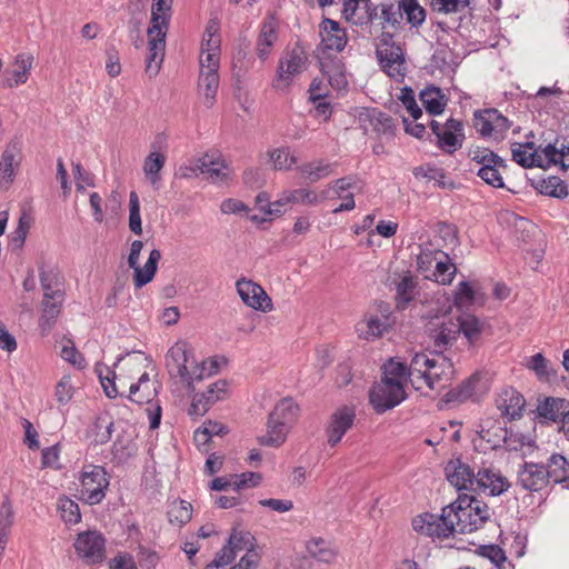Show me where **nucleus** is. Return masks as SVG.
I'll list each match as a JSON object with an SVG mask.
<instances>
[{
	"instance_id": "43",
	"label": "nucleus",
	"mask_w": 569,
	"mask_h": 569,
	"mask_svg": "<svg viewBox=\"0 0 569 569\" xmlns=\"http://www.w3.org/2000/svg\"><path fill=\"white\" fill-rule=\"evenodd\" d=\"M146 385H150L149 373H147V372L142 373L140 376L138 382L132 383L129 388V399L132 402H136L139 405L149 403L156 397L157 389L154 387H147L146 392L138 395L140 389Z\"/></svg>"
},
{
	"instance_id": "36",
	"label": "nucleus",
	"mask_w": 569,
	"mask_h": 569,
	"mask_svg": "<svg viewBox=\"0 0 569 569\" xmlns=\"http://www.w3.org/2000/svg\"><path fill=\"white\" fill-rule=\"evenodd\" d=\"M166 163V157L157 151H152L143 163V172L147 180L152 184L154 189H159L161 181L160 171Z\"/></svg>"
},
{
	"instance_id": "20",
	"label": "nucleus",
	"mask_w": 569,
	"mask_h": 569,
	"mask_svg": "<svg viewBox=\"0 0 569 569\" xmlns=\"http://www.w3.org/2000/svg\"><path fill=\"white\" fill-rule=\"evenodd\" d=\"M462 131V122L455 118H449L443 124V130L437 137L439 147L448 153H452L457 149L461 148L465 139Z\"/></svg>"
},
{
	"instance_id": "46",
	"label": "nucleus",
	"mask_w": 569,
	"mask_h": 569,
	"mask_svg": "<svg viewBox=\"0 0 569 569\" xmlns=\"http://www.w3.org/2000/svg\"><path fill=\"white\" fill-rule=\"evenodd\" d=\"M220 23L218 19H210L207 23L206 30L203 32L202 42H201V51L204 53L206 51H220Z\"/></svg>"
},
{
	"instance_id": "57",
	"label": "nucleus",
	"mask_w": 569,
	"mask_h": 569,
	"mask_svg": "<svg viewBox=\"0 0 569 569\" xmlns=\"http://www.w3.org/2000/svg\"><path fill=\"white\" fill-rule=\"evenodd\" d=\"M468 156L472 161L481 164V167L490 163H503V159L501 157H499L492 150L483 147L470 148Z\"/></svg>"
},
{
	"instance_id": "30",
	"label": "nucleus",
	"mask_w": 569,
	"mask_h": 569,
	"mask_svg": "<svg viewBox=\"0 0 569 569\" xmlns=\"http://www.w3.org/2000/svg\"><path fill=\"white\" fill-rule=\"evenodd\" d=\"M419 97L430 116H438L443 112L447 99L439 88H426L420 92Z\"/></svg>"
},
{
	"instance_id": "13",
	"label": "nucleus",
	"mask_w": 569,
	"mask_h": 569,
	"mask_svg": "<svg viewBox=\"0 0 569 569\" xmlns=\"http://www.w3.org/2000/svg\"><path fill=\"white\" fill-rule=\"evenodd\" d=\"M447 480L458 490H475L476 473L461 459H451L445 467Z\"/></svg>"
},
{
	"instance_id": "61",
	"label": "nucleus",
	"mask_w": 569,
	"mask_h": 569,
	"mask_svg": "<svg viewBox=\"0 0 569 569\" xmlns=\"http://www.w3.org/2000/svg\"><path fill=\"white\" fill-rule=\"evenodd\" d=\"M253 536L248 531H237L233 530L232 533L229 537V545H231V548L237 553L241 550H248L253 547Z\"/></svg>"
},
{
	"instance_id": "64",
	"label": "nucleus",
	"mask_w": 569,
	"mask_h": 569,
	"mask_svg": "<svg viewBox=\"0 0 569 569\" xmlns=\"http://www.w3.org/2000/svg\"><path fill=\"white\" fill-rule=\"evenodd\" d=\"M527 368L532 370L539 379H549L551 371L548 369V361L542 353L531 356L526 363Z\"/></svg>"
},
{
	"instance_id": "24",
	"label": "nucleus",
	"mask_w": 569,
	"mask_h": 569,
	"mask_svg": "<svg viewBox=\"0 0 569 569\" xmlns=\"http://www.w3.org/2000/svg\"><path fill=\"white\" fill-rule=\"evenodd\" d=\"M452 373L453 366L450 359L443 355H435L425 382L430 389H435L440 382L450 381Z\"/></svg>"
},
{
	"instance_id": "18",
	"label": "nucleus",
	"mask_w": 569,
	"mask_h": 569,
	"mask_svg": "<svg viewBox=\"0 0 569 569\" xmlns=\"http://www.w3.org/2000/svg\"><path fill=\"white\" fill-rule=\"evenodd\" d=\"M429 337L435 355H442L458 338V327L455 321L448 320L430 329Z\"/></svg>"
},
{
	"instance_id": "9",
	"label": "nucleus",
	"mask_w": 569,
	"mask_h": 569,
	"mask_svg": "<svg viewBox=\"0 0 569 569\" xmlns=\"http://www.w3.org/2000/svg\"><path fill=\"white\" fill-rule=\"evenodd\" d=\"M237 291L242 300V302L254 309L263 312L272 310V301L263 290L261 286L253 282L252 280H248L246 278H241L236 283Z\"/></svg>"
},
{
	"instance_id": "53",
	"label": "nucleus",
	"mask_w": 569,
	"mask_h": 569,
	"mask_svg": "<svg viewBox=\"0 0 569 569\" xmlns=\"http://www.w3.org/2000/svg\"><path fill=\"white\" fill-rule=\"evenodd\" d=\"M433 357H429L428 355L420 352L415 353L411 358L410 365L408 366V376L412 377L417 375L419 379H423L426 381V376L432 366Z\"/></svg>"
},
{
	"instance_id": "51",
	"label": "nucleus",
	"mask_w": 569,
	"mask_h": 569,
	"mask_svg": "<svg viewBox=\"0 0 569 569\" xmlns=\"http://www.w3.org/2000/svg\"><path fill=\"white\" fill-rule=\"evenodd\" d=\"M499 168H507V163H490L485 167H480L477 176L480 177L487 184L493 188H503V179L499 172Z\"/></svg>"
},
{
	"instance_id": "1",
	"label": "nucleus",
	"mask_w": 569,
	"mask_h": 569,
	"mask_svg": "<svg viewBox=\"0 0 569 569\" xmlns=\"http://www.w3.org/2000/svg\"><path fill=\"white\" fill-rule=\"evenodd\" d=\"M447 512L453 522L455 532L472 533L490 520L488 505L475 496L461 493L447 506Z\"/></svg>"
},
{
	"instance_id": "49",
	"label": "nucleus",
	"mask_w": 569,
	"mask_h": 569,
	"mask_svg": "<svg viewBox=\"0 0 569 569\" xmlns=\"http://www.w3.org/2000/svg\"><path fill=\"white\" fill-rule=\"evenodd\" d=\"M199 169L202 173H207L212 181H222L227 176V173L223 172L226 164L219 160L213 159V157L209 154H204L199 160Z\"/></svg>"
},
{
	"instance_id": "17",
	"label": "nucleus",
	"mask_w": 569,
	"mask_h": 569,
	"mask_svg": "<svg viewBox=\"0 0 569 569\" xmlns=\"http://www.w3.org/2000/svg\"><path fill=\"white\" fill-rule=\"evenodd\" d=\"M475 490L479 489L483 492L487 490L491 496H499L508 490L510 483L500 471L492 468H480L476 473Z\"/></svg>"
},
{
	"instance_id": "14",
	"label": "nucleus",
	"mask_w": 569,
	"mask_h": 569,
	"mask_svg": "<svg viewBox=\"0 0 569 569\" xmlns=\"http://www.w3.org/2000/svg\"><path fill=\"white\" fill-rule=\"evenodd\" d=\"M168 31H154L147 33L148 52L146 58V73L152 78L156 77L163 62L166 50V37Z\"/></svg>"
},
{
	"instance_id": "34",
	"label": "nucleus",
	"mask_w": 569,
	"mask_h": 569,
	"mask_svg": "<svg viewBox=\"0 0 569 569\" xmlns=\"http://www.w3.org/2000/svg\"><path fill=\"white\" fill-rule=\"evenodd\" d=\"M412 173L416 178H423L427 181H433L439 188L453 189L456 187L453 181L447 180V174L442 168L423 164L415 168Z\"/></svg>"
},
{
	"instance_id": "44",
	"label": "nucleus",
	"mask_w": 569,
	"mask_h": 569,
	"mask_svg": "<svg viewBox=\"0 0 569 569\" xmlns=\"http://www.w3.org/2000/svg\"><path fill=\"white\" fill-rule=\"evenodd\" d=\"M136 452L137 445L131 438L118 436L112 446L113 460H116L118 463H123L132 458Z\"/></svg>"
},
{
	"instance_id": "15",
	"label": "nucleus",
	"mask_w": 569,
	"mask_h": 569,
	"mask_svg": "<svg viewBox=\"0 0 569 569\" xmlns=\"http://www.w3.org/2000/svg\"><path fill=\"white\" fill-rule=\"evenodd\" d=\"M277 40L278 21L274 13L269 12L261 23L256 43V54L261 62H264L268 59Z\"/></svg>"
},
{
	"instance_id": "45",
	"label": "nucleus",
	"mask_w": 569,
	"mask_h": 569,
	"mask_svg": "<svg viewBox=\"0 0 569 569\" xmlns=\"http://www.w3.org/2000/svg\"><path fill=\"white\" fill-rule=\"evenodd\" d=\"M512 160L523 168L541 167V154L539 150L528 151L523 146L513 143L511 146Z\"/></svg>"
},
{
	"instance_id": "55",
	"label": "nucleus",
	"mask_w": 569,
	"mask_h": 569,
	"mask_svg": "<svg viewBox=\"0 0 569 569\" xmlns=\"http://www.w3.org/2000/svg\"><path fill=\"white\" fill-rule=\"evenodd\" d=\"M495 109L475 112V128L482 137H492Z\"/></svg>"
},
{
	"instance_id": "21",
	"label": "nucleus",
	"mask_w": 569,
	"mask_h": 569,
	"mask_svg": "<svg viewBox=\"0 0 569 569\" xmlns=\"http://www.w3.org/2000/svg\"><path fill=\"white\" fill-rule=\"evenodd\" d=\"M525 398L513 388L505 389L496 400L497 408L501 416L510 420L520 418L525 408Z\"/></svg>"
},
{
	"instance_id": "31",
	"label": "nucleus",
	"mask_w": 569,
	"mask_h": 569,
	"mask_svg": "<svg viewBox=\"0 0 569 569\" xmlns=\"http://www.w3.org/2000/svg\"><path fill=\"white\" fill-rule=\"evenodd\" d=\"M417 295V281L412 276H405L396 286V308L407 309Z\"/></svg>"
},
{
	"instance_id": "35",
	"label": "nucleus",
	"mask_w": 569,
	"mask_h": 569,
	"mask_svg": "<svg viewBox=\"0 0 569 569\" xmlns=\"http://www.w3.org/2000/svg\"><path fill=\"white\" fill-rule=\"evenodd\" d=\"M455 326L458 327V335L462 332L469 345L473 346L479 341L483 326L477 317L467 315L458 318Z\"/></svg>"
},
{
	"instance_id": "58",
	"label": "nucleus",
	"mask_w": 569,
	"mask_h": 569,
	"mask_svg": "<svg viewBox=\"0 0 569 569\" xmlns=\"http://www.w3.org/2000/svg\"><path fill=\"white\" fill-rule=\"evenodd\" d=\"M469 4L470 0H431L432 10L445 14L462 12Z\"/></svg>"
},
{
	"instance_id": "3",
	"label": "nucleus",
	"mask_w": 569,
	"mask_h": 569,
	"mask_svg": "<svg viewBox=\"0 0 569 569\" xmlns=\"http://www.w3.org/2000/svg\"><path fill=\"white\" fill-rule=\"evenodd\" d=\"M206 362L198 363L184 341L174 343L166 355V368L171 377H179L193 390L192 383L204 378Z\"/></svg>"
},
{
	"instance_id": "28",
	"label": "nucleus",
	"mask_w": 569,
	"mask_h": 569,
	"mask_svg": "<svg viewBox=\"0 0 569 569\" xmlns=\"http://www.w3.org/2000/svg\"><path fill=\"white\" fill-rule=\"evenodd\" d=\"M549 481L561 485L563 489L569 490V461L560 453H553L549 457L547 463Z\"/></svg>"
},
{
	"instance_id": "22",
	"label": "nucleus",
	"mask_w": 569,
	"mask_h": 569,
	"mask_svg": "<svg viewBox=\"0 0 569 569\" xmlns=\"http://www.w3.org/2000/svg\"><path fill=\"white\" fill-rule=\"evenodd\" d=\"M538 416L562 426L569 416V401L563 398L546 397L537 407Z\"/></svg>"
},
{
	"instance_id": "6",
	"label": "nucleus",
	"mask_w": 569,
	"mask_h": 569,
	"mask_svg": "<svg viewBox=\"0 0 569 569\" xmlns=\"http://www.w3.org/2000/svg\"><path fill=\"white\" fill-rule=\"evenodd\" d=\"M406 398L403 382L381 380L375 383L369 391V400L377 413H383L395 408Z\"/></svg>"
},
{
	"instance_id": "52",
	"label": "nucleus",
	"mask_w": 569,
	"mask_h": 569,
	"mask_svg": "<svg viewBox=\"0 0 569 569\" xmlns=\"http://www.w3.org/2000/svg\"><path fill=\"white\" fill-rule=\"evenodd\" d=\"M268 156L273 163L274 170H289L298 162V159L290 153L288 147L270 150Z\"/></svg>"
},
{
	"instance_id": "38",
	"label": "nucleus",
	"mask_w": 569,
	"mask_h": 569,
	"mask_svg": "<svg viewBox=\"0 0 569 569\" xmlns=\"http://www.w3.org/2000/svg\"><path fill=\"white\" fill-rule=\"evenodd\" d=\"M332 167L333 164L325 162L320 159L303 163L297 169L305 179L311 183H315L320 179L328 177L332 172Z\"/></svg>"
},
{
	"instance_id": "59",
	"label": "nucleus",
	"mask_w": 569,
	"mask_h": 569,
	"mask_svg": "<svg viewBox=\"0 0 569 569\" xmlns=\"http://www.w3.org/2000/svg\"><path fill=\"white\" fill-rule=\"evenodd\" d=\"M232 479V489L237 492H240L244 488L257 487L262 477L258 472H243L241 475H231Z\"/></svg>"
},
{
	"instance_id": "54",
	"label": "nucleus",
	"mask_w": 569,
	"mask_h": 569,
	"mask_svg": "<svg viewBox=\"0 0 569 569\" xmlns=\"http://www.w3.org/2000/svg\"><path fill=\"white\" fill-rule=\"evenodd\" d=\"M221 399L220 395L207 396L206 393H196L192 398V402L188 409L190 416L201 417L209 408Z\"/></svg>"
},
{
	"instance_id": "10",
	"label": "nucleus",
	"mask_w": 569,
	"mask_h": 569,
	"mask_svg": "<svg viewBox=\"0 0 569 569\" xmlns=\"http://www.w3.org/2000/svg\"><path fill=\"white\" fill-rule=\"evenodd\" d=\"M74 548L79 557L88 563H97L104 558V538L97 531L79 533Z\"/></svg>"
},
{
	"instance_id": "19",
	"label": "nucleus",
	"mask_w": 569,
	"mask_h": 569,
	"mask_svg": "<svg viewBox=\"0 0 569 569\" xmlns=\"http://www.w3.org/2000/svg\"><path fill=\"white\" fill-rule=\"evenodd\" d=\"M320 34L322 43L328 50L340 52L347 44L346 30L340 27L339 22L332 19L325 18L322 20L320 23Z\"/></svg>"
},
{
	"instance_id": "56",
	"label": "nucleus",
	"mask_w": 569,
	"mask_h": 569,
	"mask_svg": "<svg viewBox=\"0 0 569 569\" xmlns=\"http://www.w3.org/2000/svg\"><path fill=\"white\" fill-rule=\"evenodd\" d=\"M129 229L134 234L140 236L142 233L140 202L134 191H131L129 196Z\"/></svg>"
},
{
	"instance_id": "7",
	"label": "nucleus",
	"mask_w": 569,
	"mask_h": 569,
	"mask_svg": "<svg viewBox=\"0 0 569 569\" xmlns=\"http://www.w3.org/2000/svg\"><path fill=\"white\" fill-rule=\"evenodd\" d=\"M415 531L431 538L445 539L453 535V522L447 512V506L441 515L422 513L412 520Z\"/></svg>"
},
{
	"instance_id": "37",
	"label": "nucleus",
	"mask_w": 569,
	"mask_h": 569,
	"mask_svg": "<svg viewBox=\"0 0 569 569\" xmlns=\"http://www.w3.org/2000/svg\"><path fill=\"white\" fill-rule=\"evenodd\" d=\"M402 18L411 28H419L426 20L427 12L418 0H399Z\"/></svg>"
},
{
	"instance_id": "47",
	"label": "nucleus",
	"mask_w": 569,
	"mask_h": 569,
	"mask_svg": "<svg viewBox=\"0 0 569 569\" xmlns=\"http://www.w3.org/2000/svg\"><path fill=\"white\" fill-rule=\"evenodd\" d=\"M381 380H391L392 382H403L408 376V366L405 362L390 358L383 366Z\"/></svg>"
},
{
	"instance_id": "27",
	"label": "nucleus",
	"mask_w": 569,
	"mask_h": 569,
	"mask_svg": "<svg viewBox=\"0 0 569 569\" xmlns=\"http://www.w3.org/2000/svg\"><path fill=\"white\" fill-rule=\"evenodd\" d=\"M171 3L172 0H153L151 7L150 27L147 33L154 31H168L171 18Z\"/></svg>"
},
{
	"instance_id": "16",
	"label": "nucleus",
	"mask_w": 569,
	"mask_h": 569,
	"mask_svg": "<svg viewBox=\"0 0 569 569\" xmlns=\"http://www.w3.org/2000/svg\"><path fill=\"white\" fill-rule=\"evenodd\" d=\"M355 411L351 408L342 407L331 415L329 425L326 429L328 443L335 447L352 427L355 421Z\"/></svg>"
},
{
	"instance_id": "4",
	"label": "nucleus",
	"mask_w": 569,
	"mask_h": 569,
	"mask_svg": "<svg viewBox=\"0 0 569 569\" xmlns=\"http://www.w3.org/2000/svg\"><path fill=\"white\" fill-rule=\"evenodd\" d=\"M80 495L89 505H97L106 497L109 487L107 471L101 466H86L80 477Z\"/></svg>"
},
{
	"instance_id": "50",
	"label": "nucleus",
	"mask_w": 569,
	"mask_h": 569,
	"mask_svg": "<svg viewBox=\"0 0 569 569\" xmlns=\"http://www.w3.org/2000/svg\"><path fill=\"white\" fill-rule=\"evenodd\" d=\"M379 7L381 11L380 18L382 19V29H386V27H390L395 30L400 29L401 21L403 19L400 4L381 3Z\"/></svg>"
},
{
	"instance_id": "62",
	"label": "nucleus",
	"mask_w": 569,
	"mask_h": 569,
	"mask_svg": "<svg viewBox=\"0 0 569 569\" xmlns=\"http://www.w3.org/2000/svg\"><path fill=\"white\" fill-rule=\"evenodd\" d=\"M476 552L481 557L488 558L498 568L507 560L503 549L498 545L480 546Z\"/></svg>"
},
{
	"instance_id": "8",
	"label": "nucleus",
	"mask_w": 569,
	"mask_h": 569,
	"mask_svg": "<svg viewBox=\"0 0 569 569\" xmlns=\"http://www.w3.org/2000/svg\"><path fill=\"white\" fill-rule=\"evenodd\" d=\"M307 53L300 43H296L290 51H287L280 59L277 79L273 81V87L279 89L281 84L288 87L293 77L300 74L307 66Z\"/></svg>"
},
{
	"instance_id": "48",
	"label": "nucleus",
	"mask_w": 569,
	"mask_h": 569,
	"mask_svg": "<svg viewBox=\"0 0 569 569\" xmlns=\"http://www.w3.org/2000/svg\"><path fill=\"white\" fill-rule=\"evenodd\" d=\"M94 372L100 380L106 396L110 399L116 398L119 395L114 382L116 372L101 362L96 365Z\"/></svg>"
},
{
	"instance_id": "41",
	"label": "nucleus",
	"mask_w": 569,
	"mask_h": 569,
	"mask_svg": "<svg viewBox=\"0 0 569 569\" xmlns=\"http://www.w3.org/2000/svg\"><path fill=\"white\" fill-rule=\"evenodd\" d=\"M167 516L170 523L182 527L191 520L192 506L184 500H174L169 505Z\"/></svg>"
},
{
	"instance_id": "29",
	"label": "nucleus",
	"mask_w": 569,
	"mask_h": 569,
	"mask_svg": "<svg viewBox=\"0 0 569 569\" xmlns=\"http://www.w3.org/2000/svg\"><path fill=\"white\" fill-rule=\"evenodd\" d=\"M19 153L17 144H9L1 156L0 161V187L7 188L14 178V167L19 166L16 159Z\"/></svg>"
},
{
	"instance_id": "26",
	"label": "nucleus",
	"mask_w": 569,
	"mask_h": 569,
	"mask_svg": "<svg viewBox=\"0 0 569 569\" xmlns=\"http://www.w3.org/2000/svg\"><path fill=\"white\" fill-rule=\"evenodd\" d=\"M218 88V72H214V69L200 70L198 91L203 97V104L206 108L209 109L214 104Z\"/></svg>"
},
{
	"instance_id": "2",
	"label": "nucleus",
	"mask_w": 569,
	"mask_h": 569,
	"mask_svg": "<svg viewBox=\"0 0 569 569\" xmlns=\"http://www.w3.org/2000/svg\"><path fill=\"white\" fill-rule=\"evenodd\" d=\"M299 406L290 397L277 402L267 420V433L258 437V442L266 447H279L299 417Z\"/></svg>"
},
{
	"instance_id": "12",
	"label": "nucleus",
	"mask_w": 569,
	"mask_h": 569,
	"mask_svg": "<svg viewBox=\"0 0 569 569\" xmlns=\"http://www.w3.org/2000/svg\"><path fill=\"white\" fill-rule=\"evenodd\" d=\"M377 58L381 69L391 78L402 80L406 76L405 53L400 46L377 48Z\"/></svg>"
},
{
	"instance_id": "11",
	"label": "nucleus",
	"mask_w": 569,
	"mask_h": 569,
	"mask_svg": "<svg viewBox=\"0 0 569 569\" xmlns=\"http://www.w3.org/2000/svg\"><path fill=\"white\" fill-rule=\"evenodd\" d=\"M549 483L547 466L525 462L518 471L517 485L527 491H540Z\"/></svg>"
},
{
	"instance_id": "42",
	"label": "nucleus",
	"mask_w": 569,
	"mask_h": 569,
	"mask_svg": "<svg viewBox=\"0 0 569 569\" xmlns=\"http://www.w3.org/2000/svg\"><path fill=\"white\" fill-rule=\"evenodd\" d=\"M328 198V190L317 194L308 189H296L283 193L284 202L316 206Z\"/></svg>"
},
{
	"instance_id": "63",
	"label": "nucleus",
	"mask_w": 569,
	"mask_h": 569,
	"mask_svg": "<svg viewBox=\"0 0 569 569\" xmlns=\"http://www.w3.org/2000/svg\"><path fill=\"white\" fill-rule=\"evenodd\" d=\"M400 101L411 114L413 120H418L422 117V110L417 104L415 91L410 87H405L401 89V94L399 97Z\"/></svg>"
},
{
	"instance_id": "33",
	"label": "nucleus",
	"mask_w": 569,
	"mask_h": 569,
	"mask_svg": "<svg viewBox=\"0 0 569 569\" xmlns=\"http://www.w3.org/2000/svg\"><path fill=\"white\" fill-rule=\"evenodd\" d=\"M356 188V179L353 177H343L340 179H337L333 182V191L337 194V197L343 199L345 201L333 209V213L342 212V211H350L355 208L356 203L353 200V194L351 192L347 193V196H343V192Z\"/></svg>"
},
{
	"instance_id": "23",
	"label": "nucleus",
	"mask_w": 569,
	"mask_h": 569,
	"mask_svg": "<svg viewBox=\"0 0 569 569\" xmlns=\"http://www.w3.org/2000/svg\"><path fill=\"white\" fill-rule=\"evenodd\" d=\"M33 57L30 53H21L16 57L11 71H6L3 86L12 88L18 84L26 83L28 73L32 67Z\"/></svg>"
},
{
	"instance_id": "5",
	"label": "nucleus",
	"mask_w": 569,
	"mask_h": 569,
	"mask_svg": "<svg viewBox=\"0 0 569 569\" xmlns=\"http://www.w3.org/2000/svg\"><path fill=\"white\" fill-rule=\"evenodd\" d=\"M142 248L143 242L141 240L132 241L128 256V266L133 270V284L137 289L142 288L153 279L161 259V251L153 249L150 251L144 266L140 267L139 257Z\"/></svg>"
},
{
	"instance_id": "40",
	"label": "nucleus",
	"mask_w": 569,
	"mask_h": 569,
	"mask_svg": "<svg viewBox=\"0 0 569 569\" xmlns=\"http://www.w3.org/2000/svg\"><path fill=\"white\" fill-rule=\"evenodd\" d=\"M62 302L63 301H54L53 299H42V313L39 319V327L42 333L50 331L56 323L61 312Z\"/></svg>"
},
{
	"instance_id": "39",
	"label": "nucleus",
	"mask_w": 569,
	"mask_h": 569,
	"mask_svg": "<svg viewBox=\"0 0 569 569\" xmlns=\"http://www.w3.org/2000/svg\"><path fill=\"white\" fill-rule=\"evenodd\" d=\"M536 189L545 196L563 199L568 196L567 183L557 176H550L537 182Z\"/></svg>"
},
{
	"instance_id": "60",
	"label": "nucleus",
	"mask_w": 569,
	"mask_h": 569,
	"mask_svg": "<svg viewBox=\"0 0 569 569\" xmlns=\"http://www.w3.org/2000/svg\"><path fill=\"white\" fill-rule=\"evenodd\" d=\"M308 550L312 557L321 562L330 563L336 558V552L328 548L327 543L321 539L312 541L308 546Z\"/></svg>"
},
{
	"instance_id": "32",
	"label": "nucleus",
	"mask_w": 569,
	"mask_h": 569,
	"mask_svg": "<svg viewBox=\"0 0 569 569\" xmlns=\"http://www.w3.org/2000/svg\"><path fill=\"white\" fill-rule=\"evenodd\" d=\"M480 381L478 373L472 375L468 379L461 382L457 388L449 390L443 401L447 403L451 402H465L476 393V386Z\"/></svg>"
},
{
	"instance_id": "25",
	"label": "nucleus",
	"mask_w": 569,
	"mask_h": 569,
	"mask_svg": "<svg viewBox=\"0 0 569 569\" xmlns=\"http://www.w3.org/2000/svg\"><path fill=\"white\" fill-rule=\"evenodd\" d=\"M39 278L43 290V299L64 300V292L62 290L63 278L58 271L53 269L46 271L40 268Z\"/></svg>"
}]
</instances>
